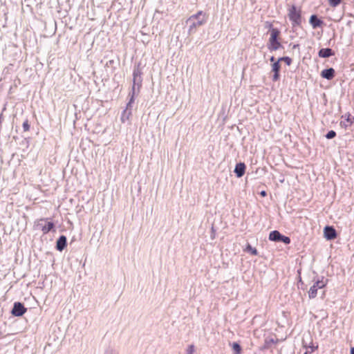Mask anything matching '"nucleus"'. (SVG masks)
Instances as JSON below:
<instances>
[{"label": "nucleus", "instance_id": "nucleus-1", "mask_svg": "<svg viewBox=\"0 0 354 354\" xmlns=\"http://www.w3.org/2000/svg\"><path fill=\"white\" fill-rule=\"evenodd\" d=\"M207 21V16L203 11H198L197 13L190 16L187 20L189 24V35L196 33L197 28L204 25Z\"/></svg>", "mask_w": 354, "mask_h": 354}, {"label": "nucleus", "instance_id": "nucleus-2", "mask_svg": "<svg viewBox=\"0 0 354 354\" xmlns=\"http://www.w3.org/2000/svg\"><path fill=\"white\" fill-rule=\"evenodd\" d=\"M288 17L291 21L292 28L300 27L302 23L301 9L295 5H292L288 10Z\"/></svg>", "mask_w": 354, "mask_h": 354}, {"label": "nucleus", "instance_id": "nucleus-3", "mask_svg": "<svg viewBox=\"0 0 354 354\" xmlns=\"http://www.w3.org/2000/svg\"><path fill=\"white\" fill-rule=\"evenodd\" d=\"M142 72L140 68V64H138L134 66L133 71V85L131 87V91H134L137 93L140 92V88L142 86Z\"/></svg>", "mask_w": 354, "mask_h": 354}, {"label": "nucleus", "instance_id": "nucleus-4", "mask_svg": "<svg viewBox=\"0 0 354 354\" xmlns=\"http://www.w3.org/2000/svg\"><path fill=\"white\" fill-rule=\"evenodd\" d=\"M328 282V279L324 280V277H322V279H318L315 281L313 285L310 288L308 291V297L312 299L316 297L317 294V290L324 288Z\"/></svg>", "mask_w": 354, "mask_h": 354}, {"label": "nucleus", "instance_id": "nucleus-5", "mask_svg": "<svg viewBox=\"0 0 354 354\" xmlns=\"http://www.w3.org/2000/svg\"><path fill=\"white\" fill-rule=\"evenodd\" d=\"M269 240L278 243H283L286 245L290 244L291 241L289 236L282 234L278 230H273L270 232Z\"/></svg>", "mask_w": 354, "mask_h": 354}, {"label": "nucleus", "instance_id": "nucleus-6", "mask_svg": "<svg viewBox=\"0 0 354 354\" xmlns=\"http://www.w3.org/2000/svg\"><path fill=\"white\" fill-rule=\"evenodd\" d=\"M48 220V218H41L37 224V226L41 229L44 234H46L50 231H55V223Z\"/></svg>", "mask_w": 354, "mask_h": 354}, {"label": "nucleus", "instance_id": "nucleus-7", "mask_svg": "<svg viewBox=\"0 0 354 354\" xmlns=\"http://www.w3.org/2000/svg\"><path fill=\"white\" fill-rule=\"evenodd\" d=\"M27 311L24 304L20 301H15L11 310V314L15 317H21Z\"/></svg>", "mask_w": 354, "mask_h": 354}, {"label": "nucleus", "instance_id": "nucleus-8", "mask_svg": "<svg viewBox=\"0 0 354 354\" xmlns=\"http://www.w3.org/2000/svg\"><path fill=\"white\" fill-rule=\"evenodd\" d=\"M324 236L328 241L334 240L337 236L335 227L332 225H326L324 228Z\"/></svg>", "mask_w": 354, "mask_h": 354}, {"label": "nucleus", "instance_id": "nucleus-9", "mask_svg": "<svg viewBox=\"0 0 354 354\" xmlns=\"http://www.w3.org/2000/svg\"><path fill=\"white\" fill-rule=\"evenodd\" d=\"M272 66V72L273 73V75L272 77V81L277 82L280 79V71H281V64L277 59V62H274L271 64Z\"/></svg>", "mask_w": 354, "mask_h": 354}, {"label": "nucleus", "instance_id": "nucleus-10", "mask_svg": "<svg viewBox=\"0 0 354 354\" xmlns=\"http://www.w3.org/2000/svg\"><path fill=\"white\" fill-rule=\"evenodd\" d=\"M309 24L311 25L313 29L321 28L324 24V21L318 17L317 15L313 14L310 17Z\"/></svg>", "mask_w": 354, "mask_h": 354}, {"label": "nucleus", "instance_id": "nucleus-11", "mask_svg": "<svg viewBox=\"0 0 354 354\" xmlns=\"http://www.w3.org/2000/svg\"><path fill=\"white\" fill-rule=\"evenodd\" d=\"M246 165L243 162L236 164L234 172L237 178H241L245 173Z\"/></svg>", "mask_w": 354, "mask_h": 354}, {"label": "nucleus", "instance_id": "nucleus-12", "mask_svg": "<svg viewBox=\"0 0 354 354\" xmlns=\"http://www.w3.org/2000/svg\"><path fill=\"white\" fill-rule=\"evenodd\" d=\"M67 246V238L64 235H61L57 239L55 248L59 252H62Z\"/></svg>", "mask_w": 354, "mask_h": 354}, {"label": "nucleus", "instance_id": "nucleus-13", "mask_svg": "<svg viewBox=\"0 0 354 354\" xmlns=\"http://www.w3.org/2000/svg\"><path fill=\"white\" fill-rule=\"evenodd\" d=\"M335 76V71L333 68H328L322 71L321 77L328 80H333Z\"/></svg>", "mask_w": 354, "mask_h": 354}, {"label": "nucleus", "instance_id": "nucleus-14", "mask_svg": "<svg viewBox=\"0 0 354 354\" xmlns=\"http://www.w3.org/2000/svg\"><path fill=\"white\" fill-rule=\"evenodd\" d=\"M335 55V52L330 48H321L318 52V56L321 58H328Z\"/></svg>", "mask_w": 354, "mask_h": 354}, {"label": "nucleus", "instance_id": "nucleus-15", "mask_svg": "<svg viewBox=\"0 0 354 354\" xmlns=\"http://www.w3.org/2000/svg\"><path fill=\"white\" fill-rule=\"evenodd\" d=\"M282 45L279 41V39H269L268 44V48L270 51H274L277 50L281 48H282Z\"/></svg>", "mask_w": 354, "mask_h": 354}, {"label": "nucleus", "instance_id": "nucleus-16", "mask_svg": "<svg viewBox=\"0 0 354 354\" xmlns=\"http://www.w3.org/2000/svg\"><path fill=\"white\" fill-rule=\"evenodd\" d=\"M138 93L134 91L129 92V102L127 104L125 109L130 111H132L133 104L134 103V101H135V96Z\"/></svg>", "mask_w": 354, "mask_h": 354}, {"label": "nucleus", "instance_id": "nucleus-17", "mask_svg": "<svg viewBox=\"0 0 354 354\" xmlns=\"http://www.w3.org/2000/svg\"><path fill=\"white\" fill-rule=\"evenodd\" d=\"M269 32L270 35L269 39H279V35L281 34V31L279 29L274 28L270 30V31Z\"/></svg>", "mask_w": 354, "mask_h": 354}, {"label": "nucleus", "instance_id": "nucleus-18", "mask_svg": "<svg viewBox=\"0 0 354 354\" xmlns=\"http://www.w3.org/2000/svg\"><path fill=\"white\" fill-rule=\"evenodd\" d=\"M244 251H245L254 256L258 255L257 250L256 248H253L249 243H247Z\"/></svg>", "mask_w": 354, "mask_h": 354}, {"label": "nucleus", "instance_id": "nucleus-19", "mask_svg": "<svg viewBox=\"0 0 354 354\" xmlns=\"http://www.w3.org/2000/svg\"><path fill=\"white\" fill-rule=\"evenodd\" d=\"M131 115V111L124 109L121 115V120L122 122H124L126 120H129L130 116Z\"/></svg>", "mask_w": 354, "mask_h": 354}, {"label": "nucleus", "instance_id": "nucleus-20", "mask_svg": "<svg viewBox=\"0 0 354 354\" xmlns=\"http://www.w3.org/2000/svg\"><path fill=\"white\" fill-rule=\"evenodd\" d=\"M234 354H241L242 348L241 345L238 342H233L232 346Z\"/></svg>", "mask_w": 354, "mask_h": 354}, {"label": "nucleus", "instance_id": "nucleus-21", "mask_svg": "<svg viewBox=\"0 0 354 354\" xmlns=\"http://www.w3.org/2000/svg\"><path fill=\"white\" fill-rule=\"evenodd\" d=\"M342 118H345V120L347 122L349 123L348 125H352L354 123V116H352L350 113H346Z\"/></svg>", "mask_w": 354, "mask_h": 354}, {"label": "nucleus", "instance_id": "nucleus-22", "mask_svg": "<svg viewBox=\"0 0 354 354\" xmlns=\"http://www.w3.org/2000/svg\"><path fill=\"white\" fill-rule=\"evenodd\" d=\"M278 60L279 62H284L287 66H290L292 62V59L288 56L281 57Z\"/></svg>", "mask_w": 354, "mask_h": 354}, {"label": "nucleus", "instance_id": "nucleus-23", "mask_svg": "<svg viewBox=\"0 0 354 354\" xmlns=\"http://www.w3.org/2000/svg\"><path fill=\"white\" fill-rule=\"evenodd\" d=\"M336 132L333 130H330L328 131V133L325 135L326 138L330 140L333 139L336 136Z\"/></svg>", "mask_w": 354, "mask_h": 354}, {"label": "nucleus", "instance_id": "nucleus-24", "mask_svg": "<svg viewBox=\"0 0 354 354\" xmlns=\"http://www.w3.org/2000/svg\"><path fill=\"white\" fill-rule=\"evenodd\" d=\"M328 3L331 7H337L338 5L340 4L342 0H328Z\"/></svg>", "mask_w": 354, "mask_h": 354}, {"label": "nucleus", "instance_id": "nucleus-25", "mask_svg": "<svg viewBox=\"0 0 354 354\" xmlns=\"http://www.w3.org/2000/svg\"><path fill=\"white\" fill-rule=\"evenodd\" d=\"M22 127H23V129L24 131H28L30 130V125L29 124V122L28 120V119H26L24 122H23V124H22Z\"/></svg>", "mask_w": 354, "mask_h": 354}, {"label": "nucleus", "instance_id": "nucleus-26", "mask_svg": "<svg viewBox=\"0 0 354 354\" xmlns=\"http://www.w3.org/2000/svg\"><path fill=\"white\" fill-rule=\"evenodd\" d=\"M194 351V346L193 344H191L188 346L187 349V354H193Z\"/></svg>", "mask_w": 354, "mask_h": 354}, {"label": "nucleus", "instance_id": "nucleus-27", "mask_svg": "<svg viewBox=\"0 0 354 354\" xmlns=\"http://www.w3.org/2000/svg\"><path fill=\"white\" fill-rule=\"evenodd\" d=\"M265 27L266 28H268V32L270 31V30L274 28L272 24V23L270 22H268V21H266V25H265Z\"/></svg>", "mask_w": 354, "mask_h": 354}, {"label": "nucleus", "instance_id": "nucleus-28", "mask_svg": "<svg viewBox=\"0 0 354 354\" xmlns=\"http://www.w3.org/2000/svg\"><path fill=\"white\" fill-rule=\"evenodd\" d=\"M309 348H310V353H312V352L315 351L318 348V346H315L314 345L312 344L311 346H309Z\"/></svg>", "mask_w": 354, "mask_h": 354}, {"label": "nucleus", "instance_id": "nucleus-29", "mask_svg": "<svg viewBox=\"0 0 354 354\" xmlns=\"http://www.w3.org/2000/svg\"><path fill=\"white\" fill-rule=\"evenodd\" d=\"M260 195H261V196H263V197H265V196H267V192H266V191L263 190V191H261V192H260Z\"/></svg>", "mask_w": 354, "mask_h": 354}, {"label": "nucleus", "instance_id": "nucleus-30", "mask_svg": "<svg viewBox=\"0 0 354 354\" xmlns=\"http://www.w3.org/2000/svg\"><path fill=\"white\" fill-rule=\"evenodd\" d=\"M104 354H113V352L112 350L108 349V350L105 351Z\"/></svg>", "mask_w": 354, "mask_h": 354}, {"label": "nucleus", "instance_id": "nucleus-31", "mask_svg": "<svg viewBox=\"0 0 354 354\" xmlns=\"http://www.w3.org/2000/svg\"><path fill=\"white\" fill-rule=\"evenodd\" d=\"M299 44H293L292 49L299 48Z\"/></svg>", "mask_w": 354, "mask_h": 354}, {"label": "nucleus", "instance_id": "nucleus-32", "mask_svg": "<svg viewBox=\"0 0 354 354\" xmlns=\"http://www.w3.org/2000/svg\"><path fill=\"white\" fill-rule=\"evenodd\" d=\"M270 61L272 62V63H274V62H276L275 61V57L274 56H271L270 58Z\"/></svg>", "mask_w": 354, "mask_h": 354}, {"label": "nucleus", "instance_id": "nucleus-33", "mask_svg": "<svg viewBox=\"0 0 354 354\" xmlns=\"http://www.w3.org/2000/svg\"><path fill=\"white\" fill-rule=\"evenodd\" d=\"M350 354H354V347H351L350 349Z\"/></svg>", "mask_w": 354, "mask_h": 354}, {"label": "nucleus", "instance_id": "nucleus-34", "mask_svg": "<svg viewBox=\"0 0 354 354\" xmlns=\"http://www.w3.org/2000/svg\"><path fill=\"white\" fill-rule=\"evenodd\" d=\"M340 124L342 126H344L346 128L348 127V124H346V123L343 122H341Z\"/></svg>", "mask_w": 354, "mask_h": 354}, {"label": "nucleus", "instance_id": "nucleus-35", "mask_svg": "<svg viewBox=\"0 0 354 354\" xmlns=\"http://www.w3.org/2000/svg\"><path fill=\"white\" fill-rule=\"evenodd\" d=\"M299 281L302 283V281H301V277H299Z\"/></svg>", "mask_w": 354, "mask_h": 354}, {"label": "nucleus", "instance_id": "nucleus-36", "mask_svg": "<svg viewBox=\"0 0 354 354\" xmlns=\"http://www.w3.org/2000/svg\"><path fill=\"white\" fill-rule=\"evenodd\" d=\"M308 351H306V352L305 353V354H308Z\"/></svg>", "mask_w": 354, "mask_h": 354}]
</instances>
